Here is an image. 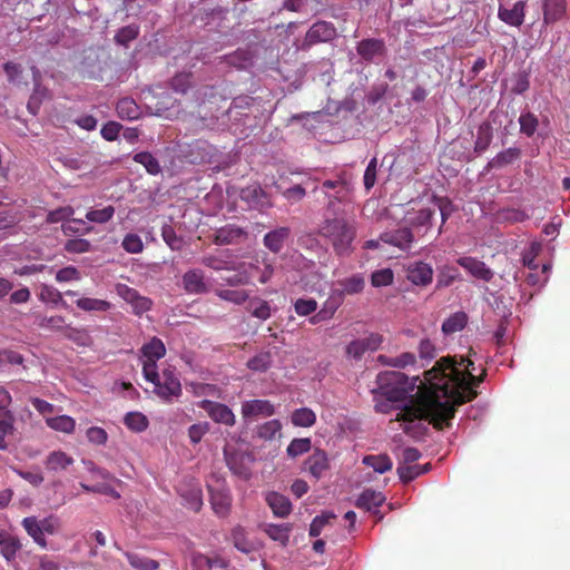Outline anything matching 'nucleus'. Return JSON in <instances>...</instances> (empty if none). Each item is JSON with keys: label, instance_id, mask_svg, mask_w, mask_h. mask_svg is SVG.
Returning <instances> with one entry per match:
<instances>
[{"label": "nucleus", "instance_id": "obj_8", "mask_svg": "<svg viewBox=\"0 0 570 570\" xmlns=\"http://www.w3.org/2000/svg\"><path fill=\"white\" fill-rule=\"evenodd\" d=\"M198 407L203 409L208 417L217 424L226 426H234L236 423V416L232 409L224 403L203 400L198 402Z\"/></svg>", "mask_w": 570, "mask_h": 570}, {"label": "nucleus", "instance_id": "obj_15", "mask_svg": "<svg viewBox=\"0 0 570 570\" xmlns=\"http://www.w3.org/2000/svg\"><path fill=\"white\" fill-rule=\"evenodd\" d=\"M247 237V232L236 225L228 224L216 229L213 243L216 245L238 244Z\"/></svg>", "mask_w": 570, "mask_h": 570}, {"label": "nucleus", "instance_id": "obj_33", "mask_svg": "<svg viewBox=\"0 0 570 570\" xmlns=\"http://www.w3.org/2000/svg\"><path fill=\"white\" fill-rule=\"evenodd\" d=\"M193 570H212L213 568H226V562L220 558H209L203 553H194L191 558Z\"/></svg>", "mask_w": 570, "mask_h": 570}, {"label": "nucleus", "instance_id": "obj_61", "mask_svg": "<svg viewBox=\"0 0 570 570\" xmlns=\"http://www.w3.org/2000/svg\"><path fill=\"white\" fill-rule=\"evenodd\" d=\"M528 218L529 215L524 210L517 208H507L499 212V219L510 224L522 223Z\"/></svg>", "mask_w": 570, "mask_h": 570}, {"label": "nucleus", "instance_id": "obj_48", "mask_svg": "<svg viewBox=\"0 0 570 570\" xmlns=\"http://www.w3.org/2000/svg\"><path fill=\"white\" fill-rule=\"evenodd\" d=\"M226 462L229 468V470L243 478L248 479L250 475V470L247 465L244 464V455L243 454H230L226 455Z\"/></svg>", "mask_w": 570, "mask_h": 570}, {"label": "nucleus", "instance_id": "obj_14", "mask_svg": "<svg viewBox=\"0 0 570 570\" xmlns=\"http://www.w3.org/2000/svg\"><path fill=\"white\" fill-rule=\"evenodd\" d=\"M178 492L185 501L184 504L189 510L194 512L200 511L203 507V491L199 483L190 480L188 483L179 485Z\"/></svg>", "mask_w": 570, "mask_h": 570}, {"label": "nucleus", "instance_id": "obj_28", "mask_svg": "<svg viewBox=\"0 0 570 570\" xmlns=\"http://www.w3.org/2000/svg\"><path fill=\"white\" fill-rule=\"evenodd\" d=\"M75 462L73 458L66 452L58 450L48 454L45 461L46 469L52 472L67 470Z\"/></svg>", "mask_w": 570, "mask_h": 570}, {"label": "nucleus", "instance_id": "obj_19", "mask_svg": "<svg viewBox=\"0 0 570 570\" xmlns=\"http://www.w3.org/2000/svg\"><path fill=\"white\" fill-rule=\"evenodd\" d=\"M335 32V28L332 23L326 21H317L306 32L305 43L307 46H312L317 42L330 41L334 38Z\"/></svg>", "mask_w": 570, "mask_h": 570}, {"label": "nucleus", "instance_id": "obj_57", "mask_svg": "<svg viewBox=\"0 0 570 570\" xmlns=\"http://www.w3.org/2000/svg\"><path fill=\"white\" fill-rule=\"evenodd\" d=\"M250 314L262 321H266L271 317V306L266 301L254 298L249 302Z\"/></svg>", "mask_w": 570, "mask_h": 570}, {"label": "nucleus", "instance_id": "obj_32", "mask_svg": "<svg viewBox=\"0 0 570 570\" xmlns=\"http://www.w3.org/2000/svg\"><path fill=\"white\" fill-rule=\"evenodd\" d=\"M116 110L121 119L136 120L140 117V107L132 98L125 97L117 102Z\"/></svg>", "mask_w": 570, "mask_h": 570}, {"label": "nucleus", "instance_id": "obj_13", "mask_svg": "<svg viewBox=\"0 0 570 570\" xmlns=\"http://www.w3.org/2000/svg\"><path fill=\"white\" fill-rule=\"evenodd\" d=\"M118 294L132 307L136 315H141L149 311L153 306L151 299L141 296L137 289L127 285L118 286Z\"/></svg>", "mask_w": 570, "mask_h": 570}, {"label": "nucleus", "instance_id": "obj_44", "mask_svg": "<svg viewBox=\"0 0 570 570\" xmlns=\"http://www.w3.org/2000/svg\"><path fill=\"white\" fill-rule=\"evenodd\" d=\"M377 360L383 365H387V366H392V367H396V368H404L407 365L414 364L415 356H414L413 353L405 352V353H402L401 355L395 356V357H389V356H385V355H380Z\"/></svg>", "mask_w": 570, "mask_h": 570}, {"label": "nucleus", "instance_id": "obj_1", "mask_svg": "<svg viewBox=\"0 0 570 570\" xmlns=\"http://www.w3.org/2000/svg\"><path fill=\"white\" fill-rule=\"evenodd\" d=\"M485 375V370L479 376L471 372L465 375L452 357H442L424 373L429 386L419 392L399 419H429L436 430H443L450 426L458 406L478 396L474 387L483 382Z\"/></svg>", "mask_w": 570, "mask_h": 570}, {"label": "nucleus", "instance_id": "obj_56", "mask_svg": "<svg viewBox=\"0 0 570 570\" xmlns=\"http://www.w3.org/2000/svg\"><path fill=\"white\" fill-rule=\"evenodd\" d=\"M115 215V207L111 205H108L101 209H90L86 214V218L89 222L98 223V224H105L109 222Z\"/></svg>", "mask_w": 570, "mask_h": 570}, {"label": "nucleus", "instance_id": "obj_38", "mask_svg": "<svg viewBox=\"0 0 570 570\" xmlns=\"http://www.w3.org/2000/svg\"><path fill=\"white\" fill-rule=\"evenodd\" d=\"M492 138H493V134H492V128H491L490 124L482 122L478 127V136H476V140L474 144V151L478 154L484 153L489 148V146L492 141Z\"/></svg>", "mask_w": 570, "mask_h": 570}, {"label": "nucleus", "instance_id": "obj_20", "mask_svg": "<svg viewBox=\"0 0 570 570\" xmlns=\"http://www.w3.org/2000/svg\"><path fill=\"white\" fill-rule=\"evenodd\" d=\"M356 51L365 61H372L375 57L385 56L386 47L382 39L368 38L357 43Z\"/></svg>", "mask_w": 570, "mask_h": 570}, {"label": "nucleus", "instance_id": "obj_55", "mask_svg": "<svg viewBox=\"0 0 570 570\" xmlns=\"http://www.w3.org/2000/svg\"><path fill=\"white\" fill-rule=\"evenodd\" d=\"M312 448V441L309 438L294 439L288 444L286 452L291 458H296L304 453H307Z\"/></svg>", "mask_w": 570, "mask_h": 570}, {"label": "nucleus", "instance_id": "obj_36", "mask_svg": "<svg viewBox=\"0 0 570 570\" xmlns=\"http://www.w3.org/2000/svg\"><path fill=\"white\" fill-rule=\"evenodd\" d=\"M22 525L36 543H38L41 548L47 547V540L41 527L39 525V520H37L35 517H28L22 520Z\"/></svg>", "mask_w": 570, "mask_h": 570}, {"label": "nucleus", "instance_id": "obj_50", "mask_svg": "<svg viewBox=\"0 0 570 570\" xmlns=\"http://www.w3.org/2000/svg\"><path fill=\"white\" fill-rule=\"evenodd\" d=\"M161 237L171 250H180L184 245L183 237L178 236L170 224H164L161 227Z\"/></svg>", "mask_w": 570, "mask_h": 570}, {"label": "nucleus", "instance_id": "obj_26", "mask_svg": "<svg viewBox=\"0 0 570 570\" xmlns=\"http://www.w3.org/2000/svg\"><path fill=\"white\" fill-rule=\"evenodd\" d=\"M291 235L288 227H278L264 236V245L274 254H277L284 247V243Z\"/></svg>", "mask_w": 570, "mask_h": 570}, {"label": "nucleus", "instance_id": "obj_31", "mask_svg": "<svg viewBox=\"0 0 570 570\" xmlns=\"http://www.w3.org/2000/svg\"><path fill=\"white\" fill-rule=\"evenodd\" d=\"M521 156V150L515 147L508 148L501 153H499L495 157H493L485 167L487 171H490L491 169H500L503 168L512 163H514L517 159H519Z\"/></svg>", "mask_w": 570, "mask_h": 570}, {"label": "nucleus", "instance_id": "obj_47", "mask_svg": "<svg viewBox=\"0 0 570 570\" xmlns=\"http://www.w3.org/2000/svg\"><path fill=\"white\" fill-rule=\"evenodd\" d=\"M316 422V414L308 407H301L293 412L292 423L295 426L309 428Z\"/></svg>", "mask_w": 570, "mask_h": 570}, {"label": "nucleus", "instance_id": "obj_43", "mask_svg": "<svg viewBox=\"0 0 570 570\" xmlns=\"http://www.w3.org/2000/svg\"><path fill=\"white\" fill-rule=\"evenodd\" d=\"M125 556L129 564L136 570H157L159 568V562L154 559L131 552H126Z\"/></svg>", "mask_w": 570, "mask_h": 570}, {"label": "nucleus", "instance_id": "obj_29", "mask_svg": "<svg viewBox=\"0 0 570 570\" xmlns=\"http://www.w3.org/2000/svg\"><path fill=\"white\" fill-rule=\"evenodd\" d=\"M293 530L292 523L274 524L267 523L263 527V531L273 541L279 542L283 547H286L289 542V534Z\"/></svg>", "mask_w": 570, "mask_h": 570}, {"label": "nucleus", "instance_id": "obj_63", "mask_svg": "<svg viewBox=\"0 0 570 570\" xmlns=\"http://www.w3.org/2000/svg\"><path fill=\"white\" fill-rule=\"evenodd\" d=\"M139 35V28L136 24H129L126 27H122L118 30L117 35L115 36V40L117 43L127 46L130 41L136 39Z\"/></svg>", "mask_w": 570, "mask_h": 570}, {"label": "nucleus", "instance_id": "obj_40", "mask_svg": "<svg viewBox=\"0 0 570 570\" xmlns=\"http://www.w3.org/2000/svg\"><path fill=\"white\" fill-rule=\"evenodd\" d=\"M46 423L50 429L68 434L72 433L76 428V421L69 415L47 417Z\"/></svg>", "mask_w": 570, "mask_h": 570}, {"label": "nucleus", "instance_id": "obj_60", "mask_svg": "<svg viewBox=\"0 0 570 570\" xmlns=\"http://www.w3.org/2000/svg\"><path fill=\"white\" fill-rule=\"evenodd\" d=\"M394 281V274L391 268L375 271L371 276V284L374 287L389 286Z\"/></svg>", "mask_w": 570, "mask_h": 570}, {"label": "nucleus", "instance_id": "obj_41", "mask_svg": "<svg viewBox=\"0 0 570 570\" xmlns=\"http://www.w3.org/2000/svg\"><path fill=\"white\" fill-rule=\"evenodd\" d=\"M124 424L132 432L140 433L148 428V419L140 412H129L124 417Z\"/></svg>", "mask_w": 570, "mask_h": 570}, {"label": "nucleus", "instance_id": "obj_45", "mask_svg": "<svg viewBox=\"0 0 570 570\" xmlns=\"http://www.w3.org/2000/svg\"><path fill=\"white\" fill-rule=\"evenodd\" d=\"M134 160L142 165L149 175H158L161 171V167L156 157L148 151L137 153L134 156Z\"/></svg>", "mask_w": 570, "mask_h": 570}, {"label": "nucleus", "instance_id": "obj_5", "mask_svg": "<svg viewBox=\"0 0 570 570\" xmlns=\"http://www.w3.org/2000/svg\"><path fill=\"white\" fill-rule=\"evenodd\" d=\"M142 361V375L145 380L157 379V361L166 354V347L158 337H153L147 344L140 348Z\"/></svg>", "mask_w": 570, "mask_h": 570}, {"label": "nucleus", "instance_id": "obj_53", "mask_svg": "<svg viewBox=\"0 0 570 570\" xmlns=\"http://www.w3.org/2000/svg\"><path fill=\"white\" fill-rule=\"evenodd\" d=\"M232 540L235 548L244 553H249L254 549L252 542L246 538V532L242 527L233 529Z\"/></svg>", "mask_w": 570, "mask_h": 570}, {"label": "nucleus", "instance_id": "obj_54", "mask_svg": "<svg viewBox=\"0 0 570 570\" xmlns=\"http://www.w3.org/2000/svg\"><path fill=\"white\" fill-rule=\"evenodd\" d=\"M217 296L226 302H230L237 305L245 303L249 295L245 289H219L216 292Z\"/></svg>", "mask_w": 570, "mask_h": 570}, {"label": "nucleus", "instance_id": "obj_46", "mask_svg": "<svg viewBox=\"0 0 570 570\" xmlns=\"http://www.w3.org/2000/svg\"><path fill=\"white\" fill-rule=\"evenodd\" d=\"M431 465H401L397 468V474L402 482L409 483L421 474L426 473Z\"/></svg>", "mask_w": 570, "mask_h": 570}, {"label": "nucleus", "instance_id": "obj_11", "mask_svg": "<svg viewBox=\"0 0 570 570\" xmlns=\"http://www.w3.org/2000/svg\"><path fill=\"white\" fill-rule=\"evenodd\" d=\"M240 413L245 421H249L261 416H272L275 407L268 400H250L242 403Z\"/></svg>", "mask_w": 570, "mask_h": 570}, {"label": "nucleus", "instance_id": "obj_9", "mask_svg": "<svg viewBox=\"0 0 570 570\" xmlns=\"http://www.w3.org/2000/svg\"><path fill=\"white\" fill-rule=\"evenodd\" d=\"M383 343V336L379 333H370L366 337L357 338L348 343L346 354L360 360L366 352H374Z\"/></svg>", "mask_w": 570, "mask_h": 570}, {"label": "nucleus", "instance_id": "obj_7", "mask_svg": "<svg viewBox=\"0 0 570 570\" xmlns=\"http://www.w3.org/2000/svg\"><path fill=\"white\" fill-rule=\"evenodd\" d=\"M207 489L213 511L222 518L228 515L232 508V494L226 481L216 478L215 484L208 483Z\"/></svg>", "mask_w": 570, "mask_h": 570}, {"label": "nucleus", "instance_id": "obj_18", "mask_svg": "<svg viewBox=\"0 0 570 570\" xmlns=\"http://www.w3.org/2000/svg\"><path fill=\"white\" fill-rule=\"evenodd\" d=\"M240 199L246 200L250 207L256 209L272 206L269 195L257 184L243 188L240 190Z\"/></svg>", "mask_w": 570, "mask_h": 570}, {"label": "nucleus", "instance_id": "obj_4", "mask_svg": "<svg viewBox=\"0 0 570 570\" xmlns=\"http://www.w3.org/2000/svg\"><path fill=\"white\" fill-rule=\"evenodd\" d=\"M405 376L397 371H384L377 374V387L373 392H377L385 396L389 401H399L405 393Z\"/></svg>", "mask_w": 570, "mask_h": 570}, {"label": "nucleus", "instance_id": "obj_22", "mask_svg": "<svg viewBox=\"0 0 570 570\" xmlns=\"http://www.w3.org/2000/svg\"><path fill=\"white\" fill-rule=\"evenodd\" d=\"M458 264L468 271L475 278L490 282L493 278V272L482 262L474 257H461Z\"/></svg>", "mask_w": 570, "mask_h": 570}, {"label": "nucleus", "instance_id": "obj_23", "mask_svg": "<svg viewBox=\"0 0 570 570\" xmlns=\"http://www.w3.org/2000/svg\"><path fill=\"white\" fill-rule=\"evenodd\" d=\"M265 501L277 518H286L292 512V503L284 494L275 491L268 492L265 495Z\"/></svg>", "mask_w": 570, "mask_h": 570}, {"label": "nucleus", "instance_id": "obj_62", "mask_svg": "<svg viewBox=\"0 0 570 570\" xmlns=\"http://www.w3.org/2000/svg\"><path fill=\"white\" fill-rule=\"evenodd\" d=\"M519 122L520 131L528 137L533 136L539 124L538 118L531 112L522 114L519 118Z\"/></svg>", "mask_w": 570, "mask_h": 570}, {"label": "nucleus", "instance_id": "obj_10", "mask_svg": "<svg viewBox=\"0 0 570 570\" xmlns=\"http://www.w3.org/2000/svg\"><path fill=\"white\" fill-rule=\"evenodd\" d=\"M406 278L416 286H428L433 281V268L430 264L417 261L406 266Z\"/></svg>", "mask_w": 570, "mask_h": 570}, {"label": "nucleus", "instance_id": "obj_12", "mask_svg": "<svg viewBox=\"0 0 570 570\" xmlns=\"http://www.w3.org/2000/svg\"><path fill=\"white\" fill-rule=\"evenodd\" d=\"M525 9L524 0L514 2L511 8L501 4L498 9V18L511 27H521L525 18Z\"/></svg>", "mask_w": 570, "mask_h": 570}, {"label": "nucleus", "instance_id": "obj_39", "mask_svg": "<svg viewBox=\"0 0 570 570\" xmlns=\"http://www.w3.org/2000/svg\"><path fill=\"white\" fill-rule=\"evenodd\" d=\"M468 322V316L464 312H456L448 317L442 324L444 334H453L462 331Z\"/></svg>", "mask_w": 570, "mask_h": 570}, {"label": "nucleus", "instance_id": "obj_6", "mask_svg": "<svg viewBox=\"0 0 570 570\" xmlns=\"http://www.w3.org/2000/svg\"><path fill=\"white\" fill-rule=\"evenodd\" d=\"M12 397L10 393L0 386V450H8V438L14 434V414L10 410Z\"/></svg>", "mask_w": 570, "mask_h": 570}, {"label": "nucleus", "instance_id": "obj_25", "mask_svg": "<svg viewBox=\"0 0 570 570\" xmlns=\"http://www.w3.org/2000/svg\"><path fill=\"white\" fill-rule=\"evenodd\" d=\"M307 471L315 478L320 479L323 473L328 470V458L325 451L316 449L305 461Z\"/></svg>", "mask_w": 570, "mask_h": 570}, {"label": "nucleus", "instance_id": "obj_24", "mask_svg": "<svg viewBox=\"0 0 570 570\" xmlns=\"http://www.w3.org/2000/svg\"><path fill=\"white\" fill-rule=\"evenodd\" d=\"M184 289L188 294H204L207 292L205 276L200 269H190L183 275Z\"/></svg>", "mask_w": 570, "mask_h": 570}, {"label": "nucleus", "instance_id": "obj_35", "mask_svg": "<svg viewBox=\"0 0 570 570\" xmlns=\"http://www.w3.org/2000/svg\"><path fill=\"white\" fill-rule=\"evenodd\" d=\"M363 464L373 468L375 472L381 474L393 468V462L387 454L365 455L363 458Z\"/></svg>", "mask_w": 570, "mask_h": 570}, {"label": "nucleus", "instance_id": "obj_37", "mask_svg": "<svg viewBox=\"0 0 570 570\" xmlns=\"http://www.w3.org/2000/svg\"><path fill=\"white\" fill-rule=\"evenodd\" d=\"M39 301L46 304L67 306V303L62 298V294L53 286L48 284L40 285V292L38 294Z\"/></svg>", "mask_w": 570, "mask_h": 570}, {"label": "nucleus", "instance_id": "obj_16", "mask_svg": "<svg viewBox=\"0 0 570 570\" xmlns=\"http://www.w3.org/2000/svg\"><path fill=\"white\" fill-rule=\"evenodd\" d=\"M567 0H542L543 26H551L567 16Z\"/></svg>", "mask_w": 570, "mask_h": 570}, {"label": "nucleus", "instance_id": "obj_3", "mask_svg": "<svg viewBox=\"0 0 570 570\" xmlns=\"http://www.w3.org/2000/svg\"><path fill=\"white\" fill-rule=\"evenodd\" d=\"M154 384V393L164 402L171 403L181 395V383L175 367L167 366L159 373L156 380H147Z\"/></svg>", "mask_w": 570, "mask_h": 570}, {"label": "nucleus", "instance_id": "obj_21", "mask_svg": "<svg viewBox=\"0 0 570 570\" xmlns=\"http://www.w3.org/2000/svg\"><path fill=\"white\" fill-rule=\"evenodd\" d=\"M257 271L258 266L254 264H242L233 273L222 276V281L229 286L247 285Z\"/></svg>", "mask_w": 570, "mask_h": 570}, {"label": "nucleus", "instance_id": "obj_49", "mask_svg": "<svg viewBox=\"0 0 570 570\" xmlns=\"http://www.w3.org/2000/svg\"><path fill=\"white\" fill-rule=\"evenodd\" d=\"M282 424L278 420L267 421L257 426V436L264 441L273 440L277 434L281 433Z\"/></svg>", "mask_w": 570, "mask_h": 570}, {"label": "nucleus", "instance_id": "obj_17", "mask_svg": "<svg viewBox=\"0 0 570 570\" xmlns=\"http://www.w3.org/2000/svg\"><path fill=\"white\" fill-rule=\"evenodd\" d=\"M380 240L385 244L395 246L403 252H407L411 249L414 236L411 228L403 227L394 232H386L381 234Z\"/></svg>", "mask_w": 570, "mask_h": 570}, {"label": "nucleus", "instance_id": "obj_27", "mask_svg": "<svg viewBox=\"0 0 570 570\" xmlns=\"http://www.w3.org/2000/svg\"><path fill=\"white\" fill-rule=\"evenodd\" d=\"M22 548L20 540L6 532L0 533V553L7 562L16 560L18 551Z\"/></svg>", "mask_w": 570, "mask_h": 570}, {"label": "nucleus", "instance_id": "obj_59", "mask_svg": "<svg viewBox=\"0 0 570 570\" xmlns=\"http://www.w3.org/2000/svg\"><path fill=\"white\" fill-rule=\"evenodd\" d=\"M335 518L336 515L333 512H323L321 515L315 517L309 525V535L318 537L323 528Z\"/></svg>", "mask_w": 570, "mask_h": 570}, {"label": "nucleus", "instance_id": "obj_30", "mask_svg": "<svg viewBox=\"0 0 570 570\" xmlns=\"http://www.w3.org/2000/svg\"><path fill=\"white\" fill-rule=\"evenodd\" d=\"M384 501L385 497L382 492L366 489L358 495L355 504L360 509L373 511L380 508Z\"/></svg>", "mask_w": 570, "mask_h": 570}, {"label": "nucleus", "instance_id": "obj_34", "mask_svg": "<svg viewBox=\"0 0 570 570\" xmlns=\"http://www.w3.org/2000/svg\"><path fill=\"white\" fill-rule=\"evenodd\" d=\"M76 306L83 312H107L112 304L106 299L80 297L76 301Z\"/></svg>", "mask_w": 570, "mask_h": 570}, {"label": "nucleus", "instance_id": "obj_64", "mask_svg": "<svg viewBox=\"0 0 570 570\" xmlns=\"http://www.w3.org/2000/svg\"><path fill=\"white\" fill-rule=\"evenodd\" d=\"M91 244L85 238H72L65 243V250L71 254H83L90 250Z\"/></svg>", "mask_w": 570, "mask_h": 570}, {"label": "nucleus", "instance_id": "obj_52", "mask_svg": "<svg viewBox=\"0 0 570 570\" xmlns=\"http://www.w3.org/2000/svg\"><path fill=\"white\" fill-rule=\"evenodd\" d=\"M340 285L342 286L344 294L354 295L361 293L364 289L365 282L361 275L356 274L341 281Z\"/></svg>", "mask_w": 570, "mask_h": 570}, {"label": "nucleus", "instance_id": "obj_2", "mask_svg": "<svg viewBox=\"0 0 570 570\" xmlns=\"http://www.w3.org/2000/svg\"><path fill=\"white\" fill-rule=\"evenodd\" d=\"M318 235L332 245L337 256L346 257L354 250L357 224L355 219L343 216L325 218L318 227Z\"/></svg>", "mask_w": 570, "mask_h": 570}, {"label": "nucleus", "instance_id": "obj_58", "mask_svg": "<svg viewBox=\"0 0 570 570\" xmlns=\"http://www.w3.org/2000/svg\"><path fill=\"white\" fill-rule=\"evenodd\" d=\"M434 210L431 208H422L415 214L407 217V222L413 227L430 226Z\"/></svg>", "mask_w": 570, "mask_h": 570}, {"label": "nucleus", "instance_id": "obj_42", "mask_svg": "<svg viewBox=\"0 0 570 570\" xmlns=\"http://www.w3.org/2000/svg\"><path fill=\"white\" fill-rule=\"evenodd\" d=\"M273 362L269 351H262L247 361V367L254 372H266Z\"/></svg>", "mask_w": 570, "mask_h": 570}, {"label": "nucleus", "instance_id": "obj_51", "mask_svg": "<svg viewBox=\"0 0 570 570\" xmlns=\"http://www.w3.org/2000/svg\"><path fill=\"white\" fill-rule=\"evenodd\" d=\"M38 326L43 330L62 332L66 327V320L61 315L38 316Z\"/></svg>", "mask_w": 570, "mask_h": 570}]
</instances>
